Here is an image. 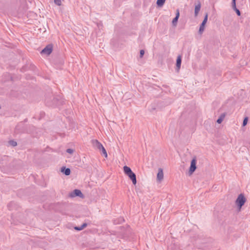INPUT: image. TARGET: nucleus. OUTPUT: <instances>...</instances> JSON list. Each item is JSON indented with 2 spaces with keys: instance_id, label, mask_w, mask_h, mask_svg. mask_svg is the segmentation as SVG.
<instances>
[{
  "instance_id": "obj_1",
  "label": "nucleus",
  "mask_w": 250,
  "mask_h": 250,
  "mask_svg": "<svg viewBox=\"0 0 250 250\" xmlns=\"http://www.w3.org/2000/svg\"><path fill=\"white\" fill-rule=\"evenodd\" d=\"M123 170L125 174L126 175L129 179L131 180L133 185H135L137 183L136 176L135 173H134L131 169L126 166H125L123 167Z\"/></svg>"
},
{
  "instance_id": "obj_2",
  "label": "nucleus",
  "mask_w": 250,
  "mask_h": 250,
  "mask_svg": "<svg viewBox=\"0 0 250 250\" xmlns=\"http://www.w3.org/2000/svg\"><path fill=\"white\" fill-rule=\"evenodd\" d=\"M91 142L94 147L99 149V150H101L105 157H107V153L106 152L105 149L104 148L103 145L98 140H92Z\"/></svg>"
},
{
  "instance_id": "obj_3",
  "label": "nucleus",
  "mask_w": 250,
  "mask_h": 250,
  "mask_svg": "<svg viewBox=\"0 0 250 250\" xmlns=\"http://www.w3.org/2000/svg\"><path fill=\"white\" fill-rule=\"evenodd\" d=\"M45 104L48 106H56L60 104H62L63 101H59L57 98H53V100L50 101L48 98L45 99Z\"/></svg>"
},
{
  "instance_id": "obj_4",
  "label": "nucleus",
  "mask_w": 250,
  "mask_h": 250,
  "mask_svg": "<svg viewBox=\"0 0 250 250\" xmlns=\"http://www.w3.org/2000/svg\"><path fill=\"white\" fill-rule=\"evenodd\" d=\"M246 201V199L243 194H240L238 195L235 201V204L239 209H241L242 206L245 204Z\"/></svg>"
},
{
  "instance_id": "obj_5",
  "label": "nucleus",
  "mask_w": 250,
  "mask_h": 250,
  "mask_svg": "<svg viewBox=\"0 0 250 250\" xmlns=\"http://www.w3.org/2000/svg\"><path fill=\"white\" fill-rule=\"evenodd\" d=\"M53 50V46L52 44H48L46 45L41 51V54H46L47 55H50Z\"/></svg>"
},
{
  "instance_id": "obj_6",
  "label": "nucleus",
  "mask_w": 250,
  "mask_h": 250,
  "mask_svg": "<svg viewBox=\"0 0 250 250\" xmlns=\"http://www.w3.org/2000/svg\"><path fill=\"white\" fill-rule=\"evenodd\" d=\"M70 197H83V195L81 191L78 189H74L73 191L69 193Z\"/></svg>"
},
{
  "instance_id": "obj_7",
  "label": "nucleus",
  "mask_w": 250,
  "mask_h": 250,
  "mask_svg": "<svg viewBox=\"0 0 250 250\" xmlns=\"http://www.w3.org/2000/svg\"><path fill=\"white\" fill-rule=\"evenodd\" d=\"M196 169V159L195 158H194L192 159L190 166L189 167V172L190 174H192L193 172L195 171Z\"/></svg>"
},
{
  "instance_id": "obj_8",
  "label": "nucleus",
  "mask_w": 250,
  "mask_h": 250,
  "mask_svg": "<svg viewBox=\"0 0 250 250\" xmlns=\"http://www.w3.org/2000/svg\"><path fill=\"white\" fill-rule=\"evenodd\" d=\"M181 62H182V57L181 55H179L177 58V59H176V70L177 71H179L180 68V67H181Z\"/></svg>"
},
{
  "instance_id": "obj_9",
  "label": "nucleus",
  "mask_w": 250,
  "mask_h": 250,
  "mask_svg": "<svg viewBox=\"0 0 250 250\" xmlns=\"http://www.w3.org/2000/svg\"><path fill=\"white\" fill-rule=\"evenodd\" d=\"M231 5L233 9L236 12L238 16H240L241 12L240 10L237 8L236 6V0H232Z\"/></svg>"
},
{
  "instance_id": "obj_10",
  "label": "nucleus",
  "mask_w": 250,
  "mask_h": 250,
  "mask_svg": "<svg viewBox=\"0 0 250 250\" xmlns=\"http://www.w3.org/2000/svg\"><path fill=\"white\" fill-rule=\"evenodd\" d=\"M179 16H180V13H179V11L178 9L177 10V12H176V16L175 17V18L173 19L172 21V24L173 26H176L177 25V22H178V20L179 19Z\"/></svg>"
},
{
  "instance_id": "obj_11",
  "label": "nucleus",
  "mask_w": 250,
  "mask_h": 250,
  "mask_svg": "<svg viewBox=\"0 0 250 250\" xmlns=\"http://www.w3.org/2000/svg\"><path fill=\"white\" fill-rule=\"evenodd\" d=\"M61 171L66 176H68L70 174L71 170L69 168H66L65 167H63L61 168Z\"/></svg>"
},
{
  "instance_id": "obj_12",
  "label": "nucleus",
  "mask_w": 250,
  "mask_h": 250,
  "mask_svg": "<svg viewBox=\"0 0 250 250\" xmlns=\"http://www.w3.org/2000/svg\"><path fill=\"white\" fill-rule=\"evenodd\" d=\"M164 177V173L162 169L159 168L157 175V178L158 181H161Z\"/></svg>"
},
{
  "instance_id": "obj_13",
  "label": "nucleus",
  "mask_w": 250,
  "mask_h": 250,
  "mask_svg": "<svg viewBox=\"0 0 250 250\" xmlns=\"http://www.w3.org/2000/svg\"><path fill=\"white\" fill-rule=\"evenodd\" d=\"M87 226V223H84L81 226H76L74 227V229L78 231H80L83 229Z\"/></svg>"
},
{
  "instance_id": "obj_14",
  "label": "nucleus",
  "mask_w": 250,
  "mask_h": 250,
  "mask_svg": "<svg viewBox=\"0 0 250 250\" xmlns=\"http://www.w3.org/2000/svg\"><path fill=\"white\" fill-rule=\"evenodd\" d=\"M201 8V3L200 2H198L197 4L195 5V10H194V14L195 16H197L198 14V13Z\"/></svg>"
},
{
  "instance_id": "obj_15",
  "label": "nucleus",
  "mask_w": 250,
  "mask_h": 250,
  "mask_svg": "<svg viewBox=\"0 0 250 250\" xmlns=\"http://www.w3.org/2000/svg\"><path fill=\"white\" fill-rule=\"evenodd\" d=\"M166 0H157L156 4L158 7H162L164 5Z\"/></svg>"
},
{
  "instance_id": "obj_16",
  "label": "nucleus",
  "mask_w": 250,
  "mask_h": 250,
  "mask_svg": "<svg viewBox=\"0 0 250 250\" xmlns=\"http://www.w3.org/2000/svg\"><path fill=\"white\" fill-rule=\"evenodd\" d=\"M205 24H203L202 23H201L200 25V27H199V33L200 34H202L203 33V32H204V29H205Z\"/></svg>"
},
{
  "instance_id": "obj_17",
  "label": "nucleus",
  "mask_w": 250,
  "mask_h": 250,
  "mask_svg": "<svg viewBox=\"0 0 250 250\" xmlns=\"http://www.w3.org/2000/svg\"><path fill=\"white\" fill-rule=\"evenodd\" d=\"M225 117V115L224 114H222L219 117V118L217 120V121L216 122L218 123V124H221L224 118Z\"/></svg>"
},
{
  "instance_id": "obj_18",
  "label": "nucleus",
  "mask_w": 250,
  "mask_h": 250,
  "mask_svg": "<svg viewBox=\"0 0 250 250\" xmlns=\"http://www.w3.org/2000/svg\"><path fill=\"white\" fill-rule=\"evenodd\" d=\"M9 144L13 146H15L17 145V143L16 141H15L14 140L9 141Z\"/></svg>"
},
{
  "instance_id": "obj_19",
  "label": "nucleus",
  "mask_w": 250,
  "mask_h": 250,
  "mask_svg": "<svg viewBox=\"0 0 250 250\" xmlns=\"http://www.w3.org/2000/svg\"><path fill=\"white\" fill-rule=\"evenodd\" d=\"M248 117H245L243 120V124H242V125L243 126L246 125L248 123Z\"/></svg>"
},
{
  "instance_id": "obj_20",
  "label": "nucleus",
  "mask_w": 250,
  "mask_h": 250,
  "mask_svg": "<svg viewBox=\"0 0 250 250\" xmlns=\"http://www.w3.org/2000/svg\"><path fill=\"white\" fill-rule=\"evenodd\" d=\"M208 14L207 13L205 17H204V20L203 21H202V23H203V24H206L207 21H208Z\"/></svg>"
},
{
  "instance_id": "obj_21",
  "label": "nucleus",
  "mask_w": 250,
  "mask_h": 250,
  "mask_svg": "<svg viewBox=\"0 0 250 250\" xmlns=\"http://www.w3.org/2000/svg\"><path fill=\"white\" fill-rule=\"evenodd\" d=\"M66 152H67L68 153L72 154L74 152V149H73L72 148H68L66 149Z\"/></svg>"
},
{
  "instance_id": "obj_22",
  "label": "nucleus",
  "mask_w": 250,
  "mask_h": 250,
  "mask_svg": "<svg viewBox=\"0 0 250 250\" xmlns=\"http://www.w3.org/2000/svg\"><path fill=\"white\" fill-rule=\"evenodd\" d=\"M145 54V51L143 49L141 50L140 51V58H142Z\"/></svg>"
}]
</instances>
